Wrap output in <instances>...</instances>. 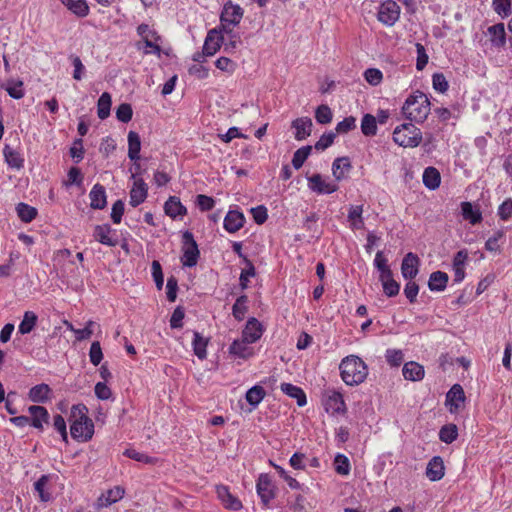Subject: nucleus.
Listing matches in <instances>:
<instances>
[{"label":"nucleus","mask_w":512,"mask_h":512,"mask_svg":"<svg viewBox=\"0 0 512 512\" xmlns=\"http://www.w3.org/2000/svg\"><path fill=\"white\" fill-rule=\"evenodd\" d=\"M70 434L79 442H87L94 435V423L88 416V409L84 404H76L71 407Z\"/></svg>","instance_id":"obj_1"},{"label":"nucleus","mask_w":512,"mask_h":512,"mask_svg":"<svg viewBox=\"0 0 512 512\" xmlns=\"http://www.w3.org/2000/svg\"><path fill=\"white\" fill-rule=\"evenodd\" d=\"M430 111L431 104L428 96L419 90L410 94L402 106V113L405 118L416 123H423Z\"/></svg>","instance_id":"obj_2"},{"label":"nucleus","mask_w":512,"mask_h":512,"mask_svg":"<svg viewBox=\"0 0 512 512\" xmlns=\"http://www.w3.org/2000/svg\"><path fill=\"white\" fill-rule=\"evenodd\" d=\"M339 369L342 380L350 386L364 382L368 375L367 365L356 355H349L343 358Z\"/></svg>","instance_id":"obj_3"},{"label":"nucleus","mask_w":512,"mask_h":512,"mask_svg":"<svg viewBox=\"0 0 512 512\" xmlns=\"http://www.w3.org/2000/svg\"><path fill=\"white\" fill-rule=\"evenodd\" d=\"M393 141L404 148L417 147L422 141V132L412 123H403L393 131Z\"/></svg>","instance_id":"obj_4"},{"label":"nucleus","mask_w":512,"mask_h":512,"mask_svg":"<svg viewBox=\"0 0 512 512\" xmlns=\"http://www.w3.org/2000/svg\"><path fill=\"white\" fill-rule=\"evenodd\" d=\"M199 249L192 233L186 231L183 234V246L181 263L184 267H194L199 259Z\"/></svg>","instance_id":"obj_5"},{"label":"nucleus","mask_w":512,"mask_h":512,"mask_svg":"<svg viewBox=\"0 0 512 512\" xmlns=\"http://www.w3.org/2000/svg\"><path fill=\"white\" fill-rule=\"evenodd\" d=\"M58 476L43 475L34 483V491L39 495L40 501L47 503L54 499Z\"/></svg>","instance_id":"obj_6"},{"label":"nucleus","mask_w":512,"mask_h":512,"mask_svg":"<svg viewBox=\"0 0 512 512\" xmlns=\"http://www.w3.org/2000/svg\"><path fill=\"white\" fill-rule=\"evenodd\" d=\"M243 17V9L240 5L227 2L221 12V26L224 30H231L238 25Z\"/></svg>","instance_id":"obj_7"},{"label":"nucleus","mask_w":512,"mask_h":512,"mask_svg":"<svg viewBox=\"0 0 512 512\" xmlns=\"http://www.w3.org/2000/svg\"><path fill=\"white\" fill-rule=\"evenodd\" d=\"M322 402L327 413L343 414L346 411V405L340 392L327 389L323 393Z\"/></svg>","instance_id":"obj_8"},{"label":"nucleus","mask_w":512,"mask_h":512,"mask_svg":"<svg viewBox=\"0 0 512 512\" xmlns=\"http://www.w3.org/2000/svg\"><path fill=\"white\" fill-rule=\"evenodd\" d=\"M377 17L382 24L393 26L400 17V6L393 0H386L379 6Z\"/></svg>","instance_id":"obj_9"},{"label":"nucleus","mask_w":512,"mask_h":512,"mask_svg":"<svg viewBox=\"0 0 512 512\" xmlns=\"http://www.w3.org/2000/svg\"><path fill=\"white\" fill-rule=\"evenodd\" d=\"M308 187L317 194H332L338 190V184L320 174L308 177Z\"/></svg>","instance_id":"obj_10"},{"label":"nucleus","mask_w":512,"mask_h":512,"mask_svg":"<svg viewBox=\"0 0 512 512\" xmlns=\"http://www.w3.org/2000/svg\"><path fill=\"white\" fill-rule=\"evenodd\" d=\"M138 34L141 36L145 43V54H155L160 55V45L158 43L159 36L156 34L154 30H152L148 25L141 24L138 27Z\"/></svg>","instance_id":"obj_11"},{"label":"nucleus","mask_w":512,"mask_h":512,"mask_svg":"<svg viewBox=\"0 0 512 512\" xmlns=\"http://www.w3.org/2000/svg\"><path fill=\"white\" fill-rule=\"evenodd\" d=\"M131 179L133 180V184L129 193V204L132 207H137L146 200L148 195V185L141 177H136V174L131 175Z\"/></svg>","instance_id":"obj_12"},{"label":"nucleus","mask_w":512,"mask_h":512,"mask_svg":"<svg viewBox=\"0 0 512 512\" xmlns=\"http://www.w3.org/2000/svg\"><path fill=\"white\" fill-rule=\"evenodd\" d=\"M465 402V393L461 385L455 384L446 394L445 405L451 414L458 413Z\"/></svg>","instance_id":"obj_13"},{"label":"nucleus","mask_w":512,"mask_h":512,"mask_svg":"<svg viewBox=\"0 0 512 512\" xmlns=\"http://www.w3.org/2000/svg\"><path fill=\"white\" fill-rule=\"evenodd\" d=\"M252 344V342H248L242 337L236 339L229 346V354L235 358L249 359L255 355V349L251 346Z\"/></svg>","instance_id":"obj_14"},{"label":"nucleus","mask_w":512,"mask_h":512,"mask_svg":"<svg viewBox=\"0 0 512 512\" xmlns=\"http://www.w3.org/2000/svg\"><path fill=\"white\" fill-rule=\"evenodd\" d=\"M125 494V490L121 486H115L106 492L102 493L96 500L95 507L102 509L111 506L112 504L120 501Z\"/></svg>","instance_id":"obj_15"},{"label":"nucleus","mask_w":512,"mask_h":512,"mask_svg":"<svg viewBox=\"0 0 512 512\" xmlns=\"http://www.w3.org/2000/svg\"><path fill=\"white\" fill-rule=\"evenodd\" d=\"M223 43L221 29L214 28L210 30L205 38L203 53L206 56H213L217 53Z\"/></svg>","instance_id":"obj_16"},{"label":"nucleus","mask_w":512,"mask_h":512,"mask_svg":"<svg viewBox=\"0 0 512 512\" xmlns=\"http://www.w3.org/2000/svg\"><path fill=\"white\" fill-rule=\"evenodd\" d=\"M93 237L99 243L113 247L117 245L115 232L108 224L96 225L93 231Z\"/></svg>","instance_id":"obj_17"},{"label":"nucleus","mask_w":512,"mask_h":512,"mask_svg":"<svg viewBox=\"0 0 512 512\" xmlns=\"http://www.w3.org/2000/svg\"><path fill=\"white\" fill-rule=\"evenodd\" d=\"M419 258L416 254L409 252L405 255L401 264V273L406 280H412L419 272Z\"/></svg>","instance_id":"obj_18"},{"label":"nucleus","mask_w":512,"mask_h":512,"mask_svg":"<svg viewBox=\"0 0 512 512\" xmlns=\"http://www.w3.org/2000/svg\"><path fill=\"white\" fill-rule=\"evenodd\" d=\"M264 333L263 325L254 317L248 319L244 329L242 330L241 337L248 342H257Z\"/></svg>","instance_id":"obj_19"},{"label":"nucleus","mask_w":512,"mask_h":512,"mask_svg":"<svg viewBox=\"0 0 512 512\" xmlns=\"http://www.w3.org/2000/svg\"><path fill=\"white\" fill-rule=\"evenodd\" d=\"M291 127L294 130V138L302 141L311 135L313 123L309 117H300L292 121Z\"/></svg>","instance_id":"obj_20"},{"label":"nucleus","mask_w":512,"mask_h":512,"mask_svg":"<svg viewBox=\"0 0 512 512\" xmlns=\"http://www.w3.org/2000/svg\"><path fill=\"white\" fill-rule=\"evenodd\" d=\"M256 490L262 502L267 505L274 497V489L268 475L261 474L257 480Z\"/></svg>","instance_id":"obj_21"},{"label":"nucleus","mask_w":512,"mask_h":512,"mask_svg":"<svg viewBox=\"0 0 512 512\" xmlns=\"http://www.w3.org/2000/svg\"><path fill=\"white\" fill-rule=\"evenodd\" d=\"M245 223V217L242 212L238 210H230L226 214L223 227L228 233H236Z\"/></svg>","instance_id":"obj_22"},{"label":"nucleus","mask_w":512,"mask_h":512,"mask_svg":"<svg viewBox=\"0 0 512 512\" xmlns=\"http://www.w3.org/2000/svg\"><path fill=\"white\" fill-rule=\"evenodd\" d=\"M425 474L426 477L432 482L441 480L445 475L443 459L440 456H434L428 462Z\"/></svg>","instance_id":"obj_23"},{"label":"nucleus","mask_w":512,"mask_h":512,"mask_svg":"<svg viewBox=\"0 0 512 512\" xmlns=\"http://www.w3.org/2000/svg\"><path fill=\"white\" fill-rule=\"evenodd\" d=\"M216 493L219 500L222 502L225 508L230 510H240L242 508L241 501L234 495H232L228 487L219 485L216 487Z\"/></svg>","instance_id":"obj_24"},{"label":"nucleus","mask_w":512,"mask_h":512,"mask_svg":"<svg viewBox=\"0 0 512 512\" xmlns=\"http://www.w3.org/2000/svg\"><path fill=\"white\" fill-rule=\"evenodd\" d=\"M166 215L176 219L182 218L187 214L186 207L181 203L180 199L176 196H170L164 204Z\"/></svg>","instance_id":"obj_25"},{"label":"nucleus","mask_w":512,"mask_h":512,"mask_svg":"<svg viewBox=\"0 0 512 512\" xmlns=\"http://www.w3.org/2000/svg\"><path fill=\"white\" fill-rule=\"evenodd\" d=\"M89 199L91 208L99 210L105 208L107 204L105 188L100 184H95L89 193Z\"/></svg>","instance_id":"obj_26"},{"label":"nucleus","mask_w":512,"mask_h":512,"mask_svg":"<svg viewBox=\"0 0 512 512\" xmlns=\"http://www.w3.org/2000/svg\"><path fill=\"white\" fill-rule=\"evenodd\" d=\"M487 35L491 45L497 48L503 47L506 43L505 26L503 23H498L488 27Z\"/></svg>","instance_id":"obj_27"},{"label":"nucleus","mask_w":512,"mask_h":512,"mask_svg":"<svg viewBox=\"0 0 512 512\" xmlns=\"http://www.w3.org/2000/svg\"><path fill=\"white\" fill-rule=\"evenodd\" d=\"M362 205H351L348 210L347 220L352 230H361L365 227Z\"/></svg>","instance_id":"obj_28"},{"label":"nucleus","mask_w":512,"mask_h":512,"mask_svg":"<svg viewBox=\"0 0 512 512\" xmlns=\"http://www.w3.org/2000/svg\"><path fill=\"white\" fill-rule=\"evenodd\" d=\"M402 373L404 378L409 381H420L425 375L424 367L414 361L405 363Z\"/></svg>","instance_id":"obj_29"},{"label":"nucleus","mask_w":512,"mask_h":512,"mask_svg":"<svg viewBox=\"0 0 512 512\" xmlns=\"http://www.w3.org/2000/svg\"><path fill=\"white\" fill-rule=\"evenodd\" d=\"M281 391L291 398L296 399L297 405L303 407L307 403V398L304 391L291 383H282L280 386Z\"/></svg>","instance_id":"obj_30"},{"label":"nucleus","mask_w":512,"mask_h":512,"mask_svg":"<svg viewBox=\"0 0 512 512\" xmlns=\"http://www.w3.org/2000/svg\"><path fill=\"white\" fill-rule=\"evenodd\" d=\"M351 168V163L347 157L336 158L332 164V174L336 181H341Z\"/></svg>","instance_id":"obj_31"},{"label":"nucleus","mask_w":512,"mask_h":512,"mask_svg":"<svg viewBox=\"0 0 512 512\" xmlns=\"http://www.w3.org/2000/svg\"><path fill=\"white\" fill-rule=\"evenodd\" d=\"M128 157L132 161H139L141 151V139L137 132L128 133Z\"/></svg>","instance_id":"obj_32"},{"label":"nucleus","mask_w":512,"mask_h":512,"mask_svg":"<svg viewBox=\"0 0 512 512\" xmlns=\"http://www.w3.org/2000/svg\"><path fill=\"white\" fill-rule=\"evenodd\" d=\"M461 213L465 220L470 224L475 225L482 220V213L479 208L474 207L470 202H462Z\"/></svg>","instance_id":"obj_33"},{"label":"nucleus","mask_w":512,"mask_h":512,"mask_svg":"<svg viewBox=\"0 0 512 512\" xmlns=\"http://www.w3.org/2000/svg\"><path fill=\"white\" fill-rule=\"evenodd\" d=\"M422 180L426 188L435 190L440 186L441 176L436 168L427 167L423 172Z\"/></svg>","instance_id":"obj_34"},{"label":"nucleus","mask_w":512,"mask_h":512,"mask_svg":"<svg viewBox=\"0 0 512 512\" xmlns=\"http://www.w3.org/2000/svg\"><path fill=\"white\" fill-rule=\"evenodd\" d=\"M61 3L78 17H85L89 14V6L86 0H60Z\"/></svg>","instance_id":"obj_35"},{"label":"nucleus","mask_w":512,"mask_h":512,"mask_svg":"<svg viewBox=\"0 0 512 512\" xmlns=\"http://www.w3.org/2000/svg\"><path fill=\"white\" fill-rule=\"evenodd\" d=\"M192 347L194 354L200 359L204 360L207 358V346L209 339L203 337L199 332L193 334Z\"/></svg>","instance_id":"obj_36"},{"label":"nucleus","mask_w":512,"mask_h":512,"mask_svg":"<svg viewBox=\"0 0 512 512\" xmlns=\"http://www.w3.org/2000/svg\"><path fill=\"white\" fill-rule=\"evenodd\" d=\"M265 389L261 385H254L245 394L246 401L255 409L264 399Z\"/></svg>","instance_id":"obj_37"},{"label":"nucleus","mask_w":512,"mask_h":512,"mask_svg":"<svg viewBox=\"0 0 512 512\" xmlns=\"http://www.w3.org/2000/svg\"><path fill=\"white\" fill-rule=\"evenodd\" d=\"M448 282V275L441 271L433 272L428 281V287L431 291H443Z\"/></svg>","instance_id":"obj_38"},{"label":"nucleus","mask_w":512,"mask_h":512,"mask_svg":"<svg viewBox=\"0 0 512 512\" xmlns=\"http://www.w3.org/2000/svg\"><path fill=\"white\" fill-rule=\"evenodd\" d=\"M111 104V95L108 92L102 93L97 102V115L100 119L104 120L110 115Z\"/></svg>","instance_id":"obj_39"},{"label":"nucleus","mask_w":512,"mask_h":512,"mask_svg":"<svg viewBox=\"0 0 512 512\" xmlns=\"http://www.w3.org/2000/svg\"><path fill=\"white\" fill-rule=\"evenodd\" d=\"M374 267L379 272V279L386 278L387 276L392 274V271L388 265V260L384 256L382 251H378L374 258Z\"/></svg>","instance_id":"obj_40"},{"label":"nucleus","mask_w":512,"mask_h":512,"mask_svg":"<svg viewBox=\"0 0 512 512\" xmlns=\"http://www.w3.org/2000/svg\"><path fill=\"white\" fill-rule=\"evenodd\" d=\"M361 132L365 136H374L377 133V120L372 114H364L361 120Z\"/></svg>","instance_id":"obj_41"},{"label":"nucleus","mask_w":512,"mask_h":512,"mask_svg":"<svg viewBox=\"0 0 512 512\" xmlns=\"http://www.w3.org/2000/svg\"><path fill=\"white\" fill-rule=\"evenodd\" d=\"M334 469L336 473L341 476L349 475L351 464L348 457L341 453L336 454L334 458Z\"/></svg>","instance_id":"obj_42"},{"label":"nucleus","mask_w":512,"mask_h":512,"mask_svg":"<svg viewBox=\"0 0 512 512\" xmlns=\"http://www.w3.org/2000/svg\"><path fill=\"white\" fill-rule=\"evenodd\" d=\"M3 153H4L5 160H6L7 164L9 165V167L15 168V169H20L23 166V159L21 158L19 153L14 151L9 146L6 145L4 147Z\"/></svg>","instance_id":"obj_43"},{"label":"nucleus","mask_w":512,"mask_h":512,"mask_svg":"<svg viewBox=\"0 0 512 512\" xmlns=\"http://www.w3.org/2000/svg\"><path fill=\"white\" fill-rule=\"evenodd\" d=\"M44 425H49V413L42 406H34V428L43 429Z\"/></svg>","instance_id":"obj_44"},{"label":"nucleus","mask_w":512,"mask_h":512,"mask_svg":"<svg viewBox=\"0 0 512 512\" xmlns=\"http://www.w3.org/2000/svg\"><path fill=\"white\" fill-rule=\"evenodd\" d=\"M458 429L455 424L443 426L439 431V438L446 444H451L457 439Z\"/></svg>","instance_id":"obj_45"},{"label":"nucleus","mask_w":512,"mask_h":512,"mask_svg":"<svg viewBox=\"0 0 512 512\" xmlns=\"http://www.w3.org/2000/svg\"><path fill=\"white\" fill-rule=\"evenodd\" d=\"M505 237L504 230H497L485 242V249L489 252H500V241Z\"/></svg>","instance_id":"obj_46"},{"label":"nucleus","mask_w":512,"mask_h":512,"mask_svg":"<svg viewBox=\"0 0 512 512\" xmlns=\"http://www.w3.org/2000/svg\"><path fill=\"white\" fill-rule=\"evenodd\" d=\"M10 97L21 99L24 96L23 82L17 80H9L3 85Z\"/></svg>","instance_id":"obj_47"},{"label":"nucleus","mask_w":512,"mask_h":512,"mask_svg":"<svg viewBox=\"0 0 512 512\" xmlns=\"http://www.w3.org/2000/svg\"><path fill=\"white\" fill-rule=\"evenodd\" d=\"M379 280L382 283L383 291L386 296L394 297L399 293L400 285L393 279L392 274Z\"/></svg>","instance_id":"obj_48"},{"label":"nucleus","mask_w":512,"mask_h":512,"mask_svg":"<svg viewBox=\"0 0 512 512\" xmlns=\"http://www.w3.org/2000/svg\"><path fill=\"white\" fill-rule=\"evenodd\" d=\"M52 397V391L46 384L34 386V402L45 403Z\"/></svg>","instance_id":"obj_49"},{"label":"nucleus","mask_w":512,"mask_h":512,"mask_svg":"<svg viewBox=\"0 0 512 512\" xmlns=\"http://www.w3.org/2000/svg\"><path fill=\"white\" fill-rule=\"evenodd\" d=\"M363 77L371 86H378L383 81V73L377 68H368L364 71Z\"/></svg>","instance_id":"obj_50"},{"label":"nucleus","mask_w":512,"mask_h":512,"mask_svg":"<svg viewBox=\"0 0 512 512\" xmlns=\"http://www.w3.org/2000/svg\"><path fill=\"white\" fill-rule=\"evenodd\" d=\"M311 153V146H305L296 150L292 158L295 169H300Z\"/></svg>","instance_id":"obj_51"},{"label":"nucleus","mask_w":512,"mask_h":512,"mask_svg":"<svg viewBox=\"0 0 512 512\" xmlns=\"http://www.w3.org/2000/svg\"><path fill=\"white\" fill-rule=\"evenodd\" d=\"M492 7L493 10L502 18L508 17L512 12L510 0H493Z\"/></svg>","instance_id":"obj_52"},{"label":"nucleus","mask_w":512,"mask_h":512,"mask_svg":"<svg viewBox=\"0 0 512 512\" xmlns=\"http://www.w3.org/2000/svg\"><path fill=\"white\" fill-rule=\"evenodd\" d=\"M247 297L242 295L238 297L232 307V314L237 320H242L247 311Z\"/></svg>","instance_id":"obj_53"},{"label":"nucleus","mask_w":512,"mask_h":512,"mask_svg":"<svg viewBox=\"0 0 512 512\" xmlns=\"http://www.w3.org/2000/svg\"><path fill=\"white\" fill-rule=\"evenodd\" d=\"M124 455L128 458L145 464H155L157 462L156 458L148 456L147 454L141 453L135 449H126L124 451Z\"/></svg>","instance_id":"obj_54"},{"label":"nucleus","mask_w":512,"mask_h":512,"mask_svg":"<svg viewBox=\"0 0 512 512\" xmlns=\"http://www.w3.org/2000/svg\"><path fill=\"white\" fill-rule=\"evenodd\" d=\"M316 121L320 124H328L332 121V110L327 105H320L315 111Z\"/></svg>","instance_id":"obj_55"},{"label":"nucleus","mask_w":512,"mask_h":512,"mask_svg":"<svg viewBox=\"0 0 512 512\" xmlns=\"http://www.w3.org/2000/svg\"><path fill=\"white\" fill-rule=\"evenodd\" d=\"M270 463L273 466V468L277 471L279 476L288 484V486L291 489H299L300 488V483L295 478L290 476L289 473L283 467H281L273 462H270Z\"/></svg>","instance_id":"obj_56"},{"label":"nucleus","mask_w":512,"mask_h":512,"mask_svg":"<svg viewBox=\"0 0 512 512\" xmlns=\"http://www.w3.org/2000/svg\"><path fill=\"white\" fill-rule=\"evenodd\" d=\"M89 359L94 366H98L103 360V352L100 342L94 341L89 350Z\"/></svg>","instance_id":"obj_57"},{"label":"nucleus","mask_w":512,"mask_h":512,"mask_svg":"<svg viewBox=\"0 0 512 512\" xmlns=\"http://www.w3.org/2000/svg\"><path fill=\"white\" fill-rule=\"evenodd\" d=\"M432 86L435 91L440 93H445L449 88L448 81L442 73L433 74Z\"/></svg>","instance_id":"obj_58"},{"label":"nucleus","mask_w":512,"mask_h":512,"mask_svg":"<svg viewBox=\"0 0 512 512\" xmlns=\"http://www.w3.org/2000/svg\"><path fill=\"white\" fill-rule=\"evenodd\" d=\"M94 392L99 400H109L112 398V390L105 382H98L94 387Z\"/></svg>","instance_id":"obj_59"},{"label":"nucleus","mask_w":512,"mask_h":512,"mask_svg":"<svg viewBox=\"0 0 512 512\" xmlns=\"http://www.w3.org/2000/svg\"><path fill=\"white\" fill-rule=\"evenodd\" d=\"M356 127V118L353 116H349L344 118L342 121L338 122L335 130L339 134L347 133L353 130Z\"/></svg>","instance_id":"obj_60"},{"label":"nucleus","mask_w":512,"mask_h":512,"mask_svg":"<svg viewBox=\"0 0 512 512\" xmlns=\"http://www.w3.org/2000/svg\"><path fill=\"white\" fill-rule=\"evenodd\" d=\"M385 358L391 366H399L403 361L404 355L400 349H387Z\"/></svg>","instance_id":"obj_61"},{"label":"nucleus","mask_w":512,"mask_h":512,"mask_svg":"<svg viewBox=\"0 0 512 512\" xmlns=\"http://www.w3.org/2000/svg\"><path fill=\"white\" fill-rule=\"evenodd\" d=\"M215 66L217 69L226 72L228 74H232L236 69V63L233 62L230 58L220 57L215 61Z\"/></svg>","instance_id":"obj_62"},{"label":"nucleus","mask_w":512,"mask_h":512,"mask_svg":"<svg viewBox=\"0 0 512 512\" xmlns=\"http://www.w3.org/2000/svg\"><path fill=\"white\" fill-rule=\"evenodd\" d=\"M133 115L132 108L129 104L123 103L118 106L116 110V117L119 121L127 123L131 120Z\"/></svg>","instance_id":"obj_63"},{"label":"nucleus","mask_w":512,"mask_h":512,"mask_svg":"<svg viewBox=\"0 0 512 512\" xmlns=\"http://www.w3.org/2000/svg\"><path fill=\"white\" fill-rule=\"evenodd\" d=\"M499 217L507 221L512 218V199H506L498 208Z\"/></svg>","instance_id":"obj_64"}]
</instances>
